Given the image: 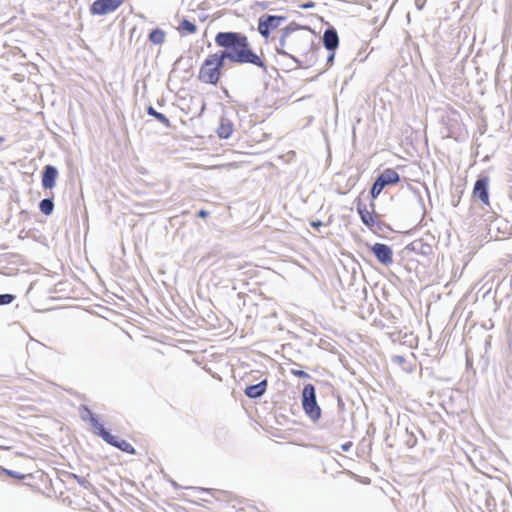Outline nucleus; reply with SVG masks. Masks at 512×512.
Instances as JSON below:
<instances>
[{"instance_id": "nucleus-1", "label": "nucleus", "mask_w": 512, "mask_h": 512, "mask_svg": "<svg viewBox=\"0 0 512 512\" xmlns=\"http://www.w3.org/2000/svg\"><path fill=\"white\" fill-rule=\"evenodd\" d=\"M215 43L223 56L233 63H249L264 68L263 60L252 50L246 35L239 32H219L215 36Z\"/></svg>"}, {"instance_id": "nucleus-2", "label": "nucleus", "mask_w": 512, "mask_h": 512, "mask_svg": "<svg viewBox=\"0 0 512 512\" xmlns=\"http://www.w3.org/2000/svg\"><path fill=\"white\" fill-rule=\"evenodd\" d=\"M225 60L222 51L209 54L199 68L198 80L216 86L221 79Z\"/></svg>"}, {"instance_id": "nucleus-3", "label": "nucleus", "mask_w": 512, "mask_h": 512, "mask_svg": "<svg viewBox=\"0 0 512 512\" xmlns=\"http://www.w3.org/2000/svg\"><path fill=\"white\" fill-rule=\"evenodd\" d=\"M302 406L306 414L313 420L321 416V409L317 404L315 389L312 384L305 385L302 393Z\"/></svg>"}, {"instance_id": "nucleus-4", "label": "nucleus", "mask_w": 512, "mask_h": 512, "mask_svg": "<svg viewBox=\"0 0 512 512\" xmlns=\"http://www.w3.org/2000/svg\"><path fill=\"white\" fill-rule=\"evenodd\" d=\"M356 208L361 221L369 229H374L380 226L379 216L375 212V204L373 202L367 205L362 201H358Z\"/></svg>"}, {"instance_id": "nucleus-5", "label": "nucleus", "mask_w": 512, "mask_h": 512, "mask_svg": "<svg viewBox=\"0 0 512 512\" xmlns=\"http://www.w3.org/2000/svg\"><path fill=\"white\" fill-rule=\"evenodd\" d=\"M286 20L285 16L266 15L262 16L258 22V32L262 37L268 39L271 32L275 31Z\"/></svg>"}, {"instance_id": "nucleus-6", "label": "nucleus", "mask_w": 512, "mask_h": 512, "mask_svg": "<svg viewBox=\"0 0 512 512\" xmlns=\"http://www.w3.org/2000/svg\"><path fill=\"white\" fill-rule=\"evenodd\" d=\"M488 188L489 179L487 177L480 178L475 182L471 196L473 201L478 200L482 203L485 211L491 208Z\"/></svg>"}, {"instance_id": "nucleus-7", "label": "nucleus", "mask_w": 512, "mask_h": 512, "mask_svg": "<svg viewBox=\"0 0 512 512\" xmlns=\"http://www.w3.org/2000/svg\"><path fill=\"white\" fill-rule=\"evenodd\" d=\"M126 0H95L90 6L92 15L104 16L118 10Z\"/></svg>"}, {"instance_id": "nucleus-8", "label": "nucleus", "mask_w": 512, "mask_h": 512, "mask_svg": "<svg viewBox=\"0 0 512 512\" xmlns=\"http://www.w3.org/2000/svg\"><path fill=\"white\" fill-rule=\"evenodd\" d=\"M100 428V436L106 443L118 448L119 450L134 455L136 454L135 448L126 440L119 439L117 436L110 434L105 428Z\"/></svg>"}, {"instance_id": "nucleus-9", "label": "nucleus", "mask_w": 512, "mask_h": 512, "mask_svg": "<svg viewBox=\"0 0 512 512\" xmlns=\"http://www.w3.org/2000/svg\"><path fill=\"white\" fill-rule=\"evenodd\" d=\"M299 28L300 26L297 23L291 22L281 30L279 46L276 48L278 54L285 56L288 55L286 51V48L288 47V40Z\"/></svg>"}, {"instance_id": "nucleus-10", "label": "nucleus", "mask_w": 512, "mask_h": 512, "mask_svg": "<svg viewBox=\"0 0 512 512\" xmlns=\"http://www.w3.org/2000/svg\"><path fill=\"white\" fill-rule=\"evenodd\" d=\"M371 251L376 256L378 261L384 265H390L393 262V251L392 249L383 243H375L371 247Z\"/></svg>"}, {"instance_id": "nucleus-11", "label": "nucleus", "mask_w": 512, "mask_h": 512, "mask_svg": "<svg viewBox=\"0 0 512 512\" xmlns=\"http://www.w3.org/2000/svg\"><path fill=\"white\" fill-rule=\"evenodd\" d=\"M58 172L55 167L47 165L42 175V186L45 189H52L55 186Z\"/></svg>"}, {"instance_id": "nucleus-12", "label": "nucleus", "mask_w": 512, "mask_h": 512, "mask_svg": "<svg viewBox=\"0 0 512 512\" xmlns=\"http://www.w3.org/2000/svg\"><path fill=\"white\" fill-rule=\"evenodd\" d=\"M81 417L84 421H87L89 422V424L91 425L92 429H93V432L100 436V428H104V426L99 422V420L95 417V415L92 413V411L87 408V407H83L82 408V411H81Z\"/></svg>"}, {"instance_id": "nucleus-13", "label": "nucleus", "mask_w": 512, "mask_h": 512, "mask_svg": "<svg viewBox=\"0 0 512 512\" xmlns=\"http://www.w3.org/2000/svg\"><path fill=\"white\" fill-rule=\"evenodd\" d=\"M323 43L326 49L335 50L339 45V37L334 28L327 29L323 35Z\"/></svg>"}, {"instance_id": "nucleus-14", "label": "nucleus", "mask_w": 512, "mask_h": 512, "mask_svg": "<svg viewBox=\"0 0 512 512\" xmlns=\"http://www.w3.org/2000/svg\"><path fill=\"white\" fill-rule=\"evenodd\" d=\"M267 389V380H263L255 385H250L246 387L245 394L249 398H258L262 396Z\"/></svg>"}, {"instance_id": "nucleus-15", "label": "nucleus", "mask_w": 512, "mask_h": 512, "mask_svg": "<svg viewBox=\"0 0 512 512\" xmlns=\"http://www.w3.org/2000/svg\"><path fill=\"white\" fill-rule=\"evenodd\" d=\"M378 178L382 180L386 186L396 184L400 181L399 174L391 168L385 169Z\"/></svg>"}, {"instance_id": "nucleus-16", "label": "nucleus", "mask_w": 512, "mask_h": 512, "mask_svg": "<svg viewBox=\"0 0 512 512\" xmlns=\"http://www.w3.org/2000/svg\"><path fill=\"white\" fill-rule=\"evenodd\" d=\"M234 131L233 124L229 120L222 119L217 128V134L220 138H229Z\"/></svg>"}, {"instance_id": "nucleus-17", "label": "nucleus", "mask_w": 512, "mask_h": 512, "mask_svg": "<svg viewBox=\"0 0 512 512\" xmlns=\"http://www.w3.org/2000/svg\"><path fill=\"white\" fill-rule=\"evenodd\" d=\"M177 29L180 34H194L197 31L196 25L187 19H183Z\"/></svg>"}, {"instance_id": "nucleus-18", "label": "nucleus", "mask_w": 512, "mask_h": 512, "mask_svg": "<svg viewBox=\"0 0 512 512\" xmlns=\"http://www.w3.org/2000/svg\"><path fill=\"white\" fill-rule=\"evenodd\" d=\"M166 34L161 29H154L149 34V40L156 45H161L165 42Z\"/></svg>"}, {"instance_id": "nucleus-19", "label": "nucleus", "mask_w": 512, "mask_h": 512, "mask_svg": "<svg viewBox=\"0 0 512 512\" xmlns=\"http://www.w3.org/2000/svg\"><path fill=\"white\" fill-rule=\"evenodd\" d=\"M385 184L382 180H380L378 177L377 179L375 180L372 188H371V196L373 199L377 198L380 193L382 192V190L385 188Z\"/></svg>"}, {"instance_id": "nucleus-20", "label": "nucleus", "mask_w": 512, "mask_h": 512, "mask_svg": "<svg viewBox=\"0 0 512 512\" xmlns=\"http://www.w3.org/2000/svg\"><path fill=\"white\" fill-rule=\"evenodd\" d=\"M39 208L43 214L50 215L53 211L54 203L51 199H43L39 204Z\"/></svg>"}, {"instance_id": "nucleus-21", "label": "nucleus", "mask_w": 512, "mask_h": 512, "mask_svg": "<svg viewBox=\"0 0 512 512\" xmlns=\"http://www.w3.org/2000/svg\"><path fill=\"white\" fill-rule=\"evenodd\" d=\"M15 299L12 294H0V305L10 304Z\"/></svg>"}, {"instance_id": "nucleus-22", "label": "nucleus", "mask_w": 512, "mask_h": 512, "mask_svg": "<svg viewBox=\"0 0 512 512\" xmlns=\"http://www.w3.org/2000/svg\"><path fill=\"white\" fill-rule=\"evenodd\" d=\"M155 119H157L159 122H161L165 127H167V128L171 127L170 120L163 113L159 112L157 115H155Z\"/></svg>"}, {"instance_id": "nucleus-23", "label": "nucleus", "mask_w": 512, "mask_h": 512, "mask_svg": "<svg viewBox=\"0 0 512 512\" xmlns=\"http://www.w3.org/2000/svg\"><path fill=\"white\" fill-rule=\"evenodd\" d=\"M291 374L299 378H308L309 375L303 370L292 369Z\"/></svg>"}, {"instance_id": "nucleus-24", "label": "nucleus", "mask_w": 512, "mask_h": 512, "mask_svg": "<svg viewBox=\"0 0 512 512\" xmlns=\"http://www.w3.org/2000/svg\"><path fill=\"white\" fill-rule=\"evenodd\" d=\"M392 360L394 363L401 365V366H403L405 364V358L400 355L394 356Z\"/></svg>"}, {"instance_id": "nucleus-25", "label": "nucleus", "mask_w": 512, "mask_h": 512, "mask_svg": "<svg viewBox=\"0 0 512 512\" xmlns=\"http://www.w3.org/2000/svg\"><path fill=\"white\" fill-rule=\"evenodd\" d=\"M6 473L9 476L13 477V478H17V479H23L24 478V475H21V474H19L17 472H14V471L6 470Z\"/></svg>"}, {"instance_id": "nucleus-26", "label": "nucleus", "mask_w": 512, "mask_h": 512, "mask_svg": "<svg viewBox=\"0 0 512 512\" xmlns=\"http://www.w3.org/2000/svg\"><path fill=\"white\" fill-rule=\"evenodd\" d=\"M299 7L301 9H311L315 7V3L313 1H309L307 3L301 4Z\"/></svg>"}, {"instance_id": "nucleus-27", "label": "nucleus", "mask_w": 512, "mask_h": 512, "mask_svg": "<svg viewBox=\"0 0 512 512\" xmlns=\"http://www.w3.org/2000/svg\"><path fill=\"white\" fill-rule=\"evenodd\" d=\"M352 445H353V444H352V442H351V441H348V442H346L345 444H343V445L341 446V448H342V450H343V451H349V450H350V448L352 447Z\"/></svg>"}, {"instance_id": "nucleus-28", "label": "nucleus", "mask_w": 512, "mask_h": 512, "mask_svg": "<svg viewBox=\"0 0 512 512\" xmlns=\"http://www.w3.org/2000/svg\"><path fill=\"white\" fill-rule=\"evenodd\" d=\"M147 113L155 118V115H157L159 112H157L153 107H149L147 109Z\"/></svg>"}, {"instance_id": "nucleus-29", "label": "nucleus", "mask_w": 512, "mask_h": 512, "mask_svg": "<svg viewBox=\"0 0 512 512\" xmlns=\"http://www.w3.org/2000/svg\"><path fill=\"white\" fill-rule=\"evenodd\" d=\"M208 214L209 213L206 210H203V209L198 212V216L201 217V218H206L208 216Z\"/></svg>"}, {"instance_id": "nucleus-30", "label": "nucleus", "mask_w": 512, "mask_h": 512, "mask_svg": "<svg viewBox=\"0 0 512 512\" xmlns=\"http://www.w3.org/2000/svg\"><path fill=\"white\" fill-rule=\"evenodd\" d=\"M321 225H322V223L320 221L312 222L313 227H320Z\"/></svg>"}, {"instance_id": "nucleus-31", "label": "nucleus", "mask_w": 512, "mask_h": 512, "mask_svg": "<svg viewBox=\"0 0 512 512\" xmlns=\"http://www.w3.org/2000/svg\"><path fill=\"white\" fill-rule=\"evenodd\" d=\"M299 44H300V39H296L294 50H297L299 48Z\"/></svg>"}, {"instance_id": "nucleus-32", "label": "nucleus", "mask_w": 512, "mask_h": 512, "mask_svg": "<svg viewBox=\"0 0 512 512\" xmlns=\"http://www.w3.org/2000/svg\"><path fill=\"white\" fill-rule=\"evenodd\" d=\"M3 141H4V138L0 137V145L3 143Z\"/></svg>"}]
</instances>
